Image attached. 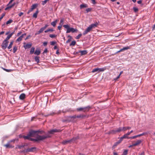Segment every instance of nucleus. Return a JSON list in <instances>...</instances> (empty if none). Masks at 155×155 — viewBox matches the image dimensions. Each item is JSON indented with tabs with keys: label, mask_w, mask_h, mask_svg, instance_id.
<instances>
[{
	"label": "nucleus",
	"mask_w": 155,
	"mask_h": 155,
	"mask_svg": "<svg viewBox=\"0 0 155 155\" xmlns=\"http://www.w3.org/2000/svg\"><path fill=\"white\" fill-rule=\"evenodd\" d=\"M51 136L48 134H47L46 135H42L41 136H38L37 137H35L36 138H31L30 140L32 141H38L42 140H45L47 138H49Z\"/></svg>",
	"instance_id": "f257e3e1"
},
{
	"label": "nucleus",
	"mask_w": 155,
	"mask_h": 155,
	"mask_svg": "<svg viewBox=\"0 0 155 155\" xmlns=\"http://www.w3.org/2000/svg\"><path fill=\"white\" fill-rule=\"evenodd\" d=\"M43 133V131H40L39 130H31L29 131V136L31 137H37L38 136H41L40 135H38V134L39 133H40L41 134H42Z\"/></svg>",
	"instance_id": "f03ea898"
},
{
	"label": "nucleus",
	"mask_w": 155,
	"mask_h": 155,
	"mask_svg": "<svg viewBox=\"0 0 155 155\" xmlns=\"http://www.w3.org/2000/svg\"><path fill=\"white\" fill-rule=\"evenodd\" d=\"M63 26L64 28L67 29V33H69L70 32L74 33L77 32L78 31V30L77 29H75L73 28H70L69 26L68 25H64Z\"/></svg>",
	"instance_id": "7ed1b4c3"
},
{
	"label": "nucleus",
	"mask_w": 155,
	"mask_h": 155,
	"mask_svg": "<svg viewBox=\"0 0 155 155\" xmlns=\"http://www.w3.org/2000/svg\"><path fill=\"white\" fill-rule=\"evenodd\" d=\"M98 23L97 22L94 24H92L90 25L87 28L86 30L88 32L93 28H94L95 27H96Z\"/></svg>",
	"instance_id": "20e7f679"
},
{
	"label": "nucleus",
	"mask_w": 155,
	"mask_h": 155,
	"mask_svg": "<svg viewBox=\"0 0 155 155\" xmlns=\"http://www.w3.org/2000/svg\"><path fill=\"white\" fill-rule=\"evenodd\" d=\"M90 108L91 107L90 106H88L84 107H80L78 108H77V110L79 111L83 110L84 112H85L88 111L89 110Z\"/></svg>",
	"instance_id": "39448f33"
},
{
	"label": "nucleus",
	"mask_w": 155,
	"mask_h": 155,
	"mask_svg": "<svg viewBox=\"0 0 155 155\" xmlns=\"http://www.w3.org/2000/svg\"><path fill=\"white\" fill-rule=\"evenodd\" d=\"M8 42V41H6L5 40L3 41L1 45L2 49H5L7 47Z\"/></svg>",
	"instance_id": "423d86ee"
},
{
	"label": "nucleus",
	"mask_w": 155,
	"mask_h": 155,
	"mask_svg": "<svg viewBox=\"0 0 155 155\" xmlns=\"http://www.w3.org/2000/svg\"><path fill=\"white\" fill-rule=\"evenodd\" d=\"M77 139V138H73L69 140H65L62 142V143L63 144H66L69 143H70L73 140L75 141Z\"/></svg>",
	"instance_id": "0eeeda50"
},
{
	"label": "nucleus",
	"mask_w": 155,
	"mask_h": 155,
	"mask_svg": "<svg viewBox=\"0 0 155 155\" xmlns=\"http://www.w3.org/2000/svg\"><path fill=\"white\" fill-rule=\"evenodd\" d=\"M36 149V148L35 147H32L30 148H28L25 150H23V152H33L35 151Z\"/></svg>",
	"instance_id": "6e6552de"
},
{
	"label": "nucleus",
	"mask_w": 155,
	"mask_h": 155,
	"mask_svg": "<svg viewBox=\"0 0 155 155\" xmlns=\"http://www.w3.org/2000/svg\"><path fill=\"white\" fill-rule=\"evenodd\" d=\"M59 131V130H57L56 129H52L48 131V133L47 134H46L45 135H46L47 134H48L50 136H51V135H50V134H53L55 133L58 132Z\"/></svg>",
	"instance_id": "1a4fd4ad"
},
{
	"label": "nucleus",
	"mask_w": 155,
	"mask_h": 155,
	"mask_svg": "<svg viewBox=\"0 0 155 155\" xmlns=\"http://www.w3.org/2000/svg\"><path fill=\"white\" fill-rule=\"evenodd\" d=\"M122 130H123V128H122L121 127H119L118 128L117 130H111L108 133V134H115L116 132H119Z\"/></svg>",
	"instance_id": "9d476101"
},
{
	"label": "nucleus",
	"mask_w": 155,
	"mask_h": 155,
	"mask_svg": "<svg viewBox=\"0 0 155 155\" xmlns=\"http://www.w3.org/2000/svg\"><path fill=\"white\" fill-rule=\"evenodd\" d=\"M147 134V132H143V133H142V134H140L134 136H133L132 137H130V139H134L137 137H140L141 136Z\"/></svg>",
	"instance_id": "9b49d317"
},
{
	"label": "nucleus",
	"mask_w": 155,
	"mask_h": 155,
	"mask_svg": "<svg viewBox=\"0 0 155 155\" xmlns=\"http://www.w3.org/2000/svg\"><path fill=\"white\" fill-rule=\"evenodd\" d=\"M80 53L81 55H84L86 54L87 53V52L86 50L83 51H79L77 53Z\"/></svg>",
	"instance_id": "f8f14e48"
},
{
	"label": "nucleus",
	"mask_w": 155,
	"mask_h": 155,
	"mask_svg": "<svg viewBox=\"0 0 155 155\" xmlns=\"http://www.w3.org/2000/svg\"><path fill=\"white\" fill-rule=\"evenodd\" d=\"M26 35L25 33H24L23 34L21 35L20 36L17 40L16 41L19 42L21 41L22 40V38H23L24 36H25Z\"/></svg>",
	"instance_id": "ddd939ff"
},
{
	"label": "nucleus",
	"mask_w": 155,
	"mask_h": 155,
	"mask_svg": "<svg viewBox=\"0 0 155 155\" xmlns=\"http://www.w3.org/2000/svg\"><path fill=\"white\" fill-rule=\"evenodd\" d=\"M142 142L141 140H138L135 143L133 144V146H136L140 144Z\"/></svg>",
	"instance_id": "4468645a"
},
{
	"label": "nucleus",
	"mask_w": 155,
	"mask_h": 155,
	"mask_svg": "<svg viewBox=\"0 0 155 155\" xmlns=\"http://www.w3.org/2000/svg\"><path fill=\"white\" fill-rule=\"evenodd\" d=\"M31 45H32V44H27L25 45L24 46V47L25 48V49H27V48H30L31 47Z\"/></svg>",
	"instance_id": "2eb2a0df"
},
{
	"label": "nucleus",
	"mask_w": 155,
	"mask_h": 155,
	"mask_svg": "<svg viewBox=\"0 0 155 155\" xmlns=\"http://www.w3.org/2000/svg\"><path fill=\"white\" fill-rule=\"evenodd\" d=\"M25 94H22L20 95L19 96V98L21 100H23L25 98Z\"/></svg>",
	"instance_id": "dca6fc26"
},
{
	"label": "nucleus",
	"mask_w": 155,
	"mask_h": 155,
	"mask_svg": "<svg viewBox=\"0 0 155 155\" xmlns=\"http://www.w3.org/2000/svg\"><path fill=\"white\" fill-rule=\"evenodd\" d=\"M88 5L87 4H82L80 5V9H82V8H86L87 7Z\"/></svg>",
	"instance_id": "f3484780"
},
{
	"label": "nucleus",
	"mask_w": 155,
	"mask_h": 155,
	"mask_svg": "<svg viewBox=\"0 0 155 155\" xmlns=\"http://www.w3.org/2000/svg\"><path fill=\"white\" fill-rule=\"evenodd\" d=\"M37 5L36 4H33L31 6V8L30 9L31 10V11H32L37 6Z\"/></svg>",
	"instance_id": "a211bd4d"
},
{
	"label": "nucleus",
	"mask_w": 155,
	"mask_h": 155,
	"mask_svg": "<svg viewBox=\"0 0 155 155\" xmlns=\"http://www.w3.org/2000/svg\"><path fill=\"white\" fill-rule=\"evenodd\" d=\"M31 137L30 136H29V133L27 134V135L26 136H23V138H24L25 139H28L30 140V139Z\"/></svg>",
	"instance_id": "6ab92c4d"
},
{
	"label": "nucleus",
	"mask_w": 155,
	"mask_h": 155,
	"mask_svg": "<svg viewBox=\"0 0 155 155\" xmlns=\"http://www.w3.org/2000/svg\"><path fill=\"white\" fill-rule=\"evenodd\" d=\"M41 52L40 50L39 49H36L35 52H34V54H35L37 55H39Z\"/></svg>",
	"instance_id": "aec40b11"
},
{
	"label": "nucleus",
	"mask_w": 155,
	"mask_h": 155,
	"mask_svg": "<svg viewBox=\"0 0 155 155\" xmlns=\"http://www.w3.org/2000/svg\"><path fill=\"white\" fill-rule=\"evenodd\" d=\"M130 49L129 46H127L123 48L120 49V51H123L126 50H127Z\"/></svg>",
	"instance_id": "412c9836"
},
{
	"label": "nucleus",
	"mask_w": 155,
	"mask_h": 155,
	"mask_svg": "<svg viewBox=\"0 0 155 155\" xmlns=\"http://www.w3.org/2000/svg\"><path fill=\"white\" fill-rule=\"evenodd\" d=\"M130 49L129 46H127L123 48L120 49V51H123L126 50H127Z\"/></svg>",
	"instance_id": "4be33fe9"
},
{
	"label": "nucleus",
	"mask_w": 155,
	"mask_h": 155,
	"mask_svg": "<svg viewBox=\"0 0 155 155\" xmlns=\"http://www.w3.org/2000/svg\"><path fill=\"white\" fill-rule=\"evenodd\" d=\"M57 20H56L51 23V25H52L53 27H55L56 25V23L57 22Z\"/></svg>",
	"instance_id": "5701e85b"
},
{
	"label": "nucleus",
	"mask_w": 155,
	"mask_h": 155,
	"mask_svg": "<svg viewBox=\"0 0 155 155\" xmlns=\"http://www.w3.org/2000/svg\"><path fill=\"white\" fill-rule=\"evenodd\" d=\"M39 58L40 57L38 56H36L35 58V60L37 63H38L39 62Z\"/></svg>",
	"instance_id": "b1692460"
},
{
	"label": "nucleus",
	"mask_w": 155,
	"mask_h": 155,
	"mask_svg": "<svg viewBox=\"0 0 155 155\" xmlns=\"http://www.w3.org/2000/svg\"><path fill=\"white\" fill-rule=\"evenodd\" d=\"M38 10H37L36 11V12L33 14V18H37V14H38Z\"/></svg>",
	"instance_id": "393cba45"
},
{
	"label": "nucleus",
	"mask_w": 155,
	"mask_h": 155,
	"mask_svg": "<svg viewBox=\"0 0 155 155\" xmlns=\"http://www.w3.org/2000/svg\"><path fill=\"white\" fill-rule=\"evenodd\" d=\"M131 128V127H123V130L125 131L127 130L130 129Z\"/></svg>",
	"instance_id": "a878e982"
},
{
	"label": "nucleus",
	"mask_w": 155,
	"mask_h": 155,
	"mask_svg": "<svg viewBox=\"0 0 155 155\" xmlns=\"http://www.w3.org/2000/svg\"><path fill=\"white\" fill-rule=\"evenodd\" d=\"M12 7V6L11 5H10V4H8L7 5V7H6L5 8V10H8L9 9L11 8Z\"/></svg>",
	"instance_id": "bb28decb"
},
{
	"label": "nucleus",
	"mask_w": 155,
	"mask_h": 155,
	"mask_svg": "<svg viewBox=\"0 0 155 155\" xmlns=\"http://www.w3.org/2000/svg\"><path fill=\"white\" fill-rule=\"evenodd\" d=\"M35 48L34 47H33L31 48V49L30 51V54H33L35 51Z\"/></svg>",
	"instance_id": "cd10ccee"
},
{
	"label": "nucleus",
	"mask_w": 155,
	"mask_h": 155,
	"mask_svg": "<svg viewBox=\"0 0 155 155\" xmlns=\"http://www.w3.org/2000/svg\"><path fill=\"white\" fill-rule=\"evenodd\" d=\"M13 41H12L10 42V44L8 46V49H10L12 48V45L13 44Z\"/></svg>",
	"instance_id": "c85d7f7f"
},
{
	"label": "nucleus",
	"mask_w": 155,
	"mask_h": 155,
	"mask_svg": "<svg viewBox=\"0 0 155 155\" xmlns=\"http://www.w3.org/2000/svg\"><path fill=\"white\" fill-rule=\"evenodd\" d=\"M92 9L91 8H89L86 9L85 10V11H86V12H85V13H87L89 12H91L92 10Z\"/></svg>",
	"instance_id": "c756f323"
},
{
	"label": "nucleus",
	"mask_w": 155,
	"mask_h": 155,
	"mask_svg": "<svg viewBox=\"0 0 155 155\" xmlns=\"http://www.w3.org/2000/svg\"><path fill=\"white\" fill-rule=\"evenodd\" d=\"M68 37H70V38L67 40V41L66 42V43H68L70 42L72 39V37L70 35H68Z\"/></svg>",
	"instance_id": "7c9ffc66"
},
{
	"label": "nucleus",
	"mask_w": 155,
	"mask_h": 155,
	"mask_svg": "<svg viewBox=\"0 0 155 155\" xmlns=\"http://www.w3.org/2000/svg\"><path fill=\"white\" fill-rule=\"evenodd\" d=\"M64 21V19L63 18H61L60 21V25H62Z\"/></svg>",
	"instance_id": "2f4dec72"
},
{
	"label": "nucleus",
	"mask_w": 155,
	"mask_h": 155,
	"mask_svg": "<svg viewBox=\"0 0 155 155\" xmlns=\"http://www.w3.org/2000/svg\"><path fill=\"white\" fill-rule=\"evenodd\" d=\"M76 43V42L75 41H73L71 42V43L70 44V46H74L75 45Z\"/></svg>",
	"instance_id": "473e14b6"
},
{
	"label": "nucleus",
	"mask_w": 155,
	"mask_h": 155,
	"mask_svg": "<svg viewBox=\"0 0 155 155\" xmlns=\"http://www.w3.org/2000/svg\"><path fill=\"white\" fill-rule=\"evenodd\" d=\"M12 36L10 35H8L7 37L4 40L6 41H8V40L10 39V38Z\"/></svg>",
	"instance_id": "72a5a7b5"
},
{
	"label": "nucleus",
	"mask_w": 155,
	"mask_h": 155,
	"mask_svg": "<svg viewBox=\"0 0 155 155\" xmlns=\"http://www.w3.org/2000/svg\"><path fill=\"white\" fill-rule=\"evenodd\" d=\"M17 47L16 46H15L14 47L13 49V52L14 53H15L17 51Z\"/></svg>",
	"instance_id": "f704fd0d"
},
{
	"label": "nucleus",
	"mask_w": 155,
	"mask_h": 155,
	"mask_svg": "<svg viewBox=\"0 0 155 155\" xmlns=\"http://www.w3.org/2000/svg\"><path fill=\"white\" fill-rule=\"evenodd\" d=\"M121 142L120 141V140H119L118 141L116 142L114 144L113 147H115L117 146V145L119 144Z\"/></svg>",
	"instance_id": "c9c22d12"
},
{
	"label": "nucleus",
	"mask_w": 155,
	"mask_h": 155,
	"mask_svg": "<svg viewBox=\"0 0 155 155\" xmlns=\"http://www.w3.org/2000/svg\"><path fill=\"white\" fill-rule=\"evenodd\" d=\"M12 21H13L12 20L10 19L6 22V24L7 25L9 24H10L11 23H12Z\"/></svg>",
	"instance_id": "e433bc0d"
},
{
	"label": "nucleus",
	"mask_w": 155,
	"mask_h": 155,
	"mask_svg": "<svg viewBox=\"0 0 155 155\" xmlns=\"http://www.w3.org/2000/svg\"><path fill=\"white\" fill-rule=\"evenodd\" d=\"M85 117V116H84L83 115L80 114L76 116L77 118H82L84 117Z\"/></svg>",
	"instance_id": "4c0bfd02"
},
{
	"label": "nucleus",
	"mask_w": 155,
	"mask_h": 155,
	"mask_svg": "<svg viewBox=\"0 0 155 155\" xmlns=\"http://www.w3.org/2000/svg\"><path fill=\"white\" fill-rule=\"evenodd\" d=\"M4 146H5L7 148H9L11 147V146L9 143H7L6 144L4 145Z\"/></svg>",
	"instance_id": "58836bf2"
},
{
	"label": "nucleus",
	"mask_w": 155,
	"mask_h": 155,
	"mask_svg": "<svg viewBox=\"0 0 155 155\" xmlns=\"http://www.w3.org/2000/svg\"><path fill=\"white\" fill-rule=\"evenodd\" d=\"M123 138H127L128 139H130V137H128L127 136L126 134H124L123 136H122Z\"/></svg>",
	"instance_id": "ea45409f"
},
{
	"label": "nucleus",
	"mask_w": 155,
	"mask_h": 155,
	"mask_svg": "<svg viewBox=\"0 0 155 155\" xmlns=\"http://www.w3.org/2000/svg\"><path fill=\"white\" fill-rule=\"evenodd\" d=\"M133 9L135 12H137L138 11V9L135 7H134L133 8Z\"/></svg>",
	"instance_id": "a19ab883"
},
{
	"label": "nucleus",
	"mask_w": 155,
	"mask_h": 155,
	"mask_svg": "<svg viewBox=\"0 0 155 155\" xmlns=\"http://www.w3.org/2000/svg\"><path fill=\"white\" fill-rule=\"evenodd\" d=\"M97 71H98V68H94V69H93L92 71V72L94 73V72H97Z\"/></svg>",
	"instance_id": "79ce46f5"
},
{
	"label": "nucleus",
	"mask_w": 155,
	"mask_h": 155,
	"mask_svg": "<svg viewBox=\"0 0 155 155\" xmlns=\"http://www.w3.org/2000/svg\"><path fill=\"white\" fill-rule=\"evenodd\" d=\"M53 30L52 29H49L45 31V33H47L49 31H52Z\"/></svg>",
	"instance_id": "37998d69"
},
{
	"label": "nucleus",
	"mask_w": 155,
	"mask_h": 155,
	"mask_svg": "<svg viewBox=\"0 0 155 155\" xmlns=\"http://www.w3.org/2000/svg\"><path fill=\"white\" fill-rule=\"evenodd\" d=\"M82 35L81 34H79L78 35H77L76 37L75 38L77 39H79L80 38V37L82 36Z\"/></svg>",
	"instance_id": "c03bdc74"
},
{
	"label": "nucleus",
	"mask_w": 155,
	"mask_h": 155,
	"mask_svg": "<svg viewBox=\"0 0 155 155\" xmlns=\"http://www.w3.org/2000/svg\"><path fill=\"white\" fill-rule=\"evenodd\" d=\"M49 0H45L44 1L42 2V5H44L46 4V3L47 2L49 1Z\"/></svg>",
	"instance_id": "a18cd8bd"
},
{
	"label": "nucleus",
	"mask_w": 155,
	"mask_h": 155,
	"mask_svg": "<svg viewBox=\"0 0 155 155\" xmlns=\"http://www.w3.org/2000/svg\"><path fill=\"white\" fill-rule=\"evenodd\" d=\"M127 152L128 150H124L122 155H127Z\"/></svg>",
	"instance_id": "49530a36"
},
{
	"label": "nucleus",
	"mask_w": 155,
	"mask_h": 155,
	"mask_svg": "<svg viewBox=\"0 0 155 155\" xmlns=\"http://www.w3.org/2000/svg\"><path fill=\"white\" fill-rule=\"evenodd\" d=\"M104 70V68H98V71H103Z\"/></svg>",
	"instance_id": "de8ad7c7"
},
{
	"label": "nucleus",
	"mask_w": 155,
	"mask_h": 155,
	"mask_svg": "<svg viewBox=\"0 0 155 155\" xmlns=\"http://www.w3.org/2000/svg\"><path fill=\"white\" fill-rule=\"evenodd\" d=\"M25 145H19L18 146V147L19 149H21L22 147H25Z\"/></svg>",
	"instance_id": "09e8293b"
},
{
	"label": "nucleus",
	"mask_w": 155,
	"mask_h": 155,
	"mask_svg": "<svg viewBox=\"0 0 155 155\" xmlns=\"http://www.w3.org/2000/svg\"><path fill=\"white\" fill-rule=\"evenodd\" d=\"M56 35L53 34H50L49 35V37L51 38H54L55 37Z\"/></svg>",
	"instance_id": "8fccbe9b"
},
{
	"label": "nucleus",
	"mask_w": 155,
	"mask_h": 155,
	"mask_svg": "<svg viewBox=\"0 0 155 155\" xmlns=\"http://www.w3.org/2000/svg\"><path fill=\"white\" fill-rule=\"evenodd\" d=\"M56 42L54 41H52L50 42L51 45H54L55 44H56Z\"/></svg>",
	"instance_id": "3c124183"
},
{
	"label": "nucleus",
	"mask_w": 155,
	"mask_h": 155,
	"mask_svg": "<svg viewBox=\"0 0 155 155\" xmlns=\"http://www.w3.org/2000/svg\"><path fill=\"white\" fill-rule=\"evenodd\" d=\"M69 117L70 118H75L77 117L76 116V115H74L72 116H70Z\"/></svg>",
	"instance_id": "603ef678"
},
{
	"label": "nucleus",
	"mask_w": 155,
	"mask_h": 155,
	"mask_svg": "<svg viewBox=\"0 0 155 155\" xmlns=\"http://www.w3.org/2000/svg\"><path fill=\"white\" fill-rule=\"evenodd\" d=\"M3 69L4 70L8 72H11L12 71V70L10 69L8 70L4 68H3Z\"/></svg>",
	"instance_id": "864d4df0"
},
{
	"label": "nucleus",
	"mask_w": 155,
	"mask_h": 155,
	"mask_svg": "<svg viewBox=\"0 0 155 155\" xmlns=\"http://www.w3.org/2000/svg\"><path fill=\"white\" fill-rule=\"evenodd\" d=\"M45 29L43 27L41 28L40 29V32L42 33Z\"/></svg>",
	"instance_id": "5fc2aeb1"
},
{
	"label": "nucleus",
	"mask_w": 155,
	"mask_h": 155,
	"mask_svg": "<svg viewBox=\"0 0 155 155\" xmlns=\"http://www.w3.org/2000/svg\"><path fill=\"white\" fill-rule=\"evenodd\" d=\"M47 52H48V49H47V48H46L45 49L44 52L43 53V54H44V53H47Z\"/></svg>",
	"instance_id": "6e6d98bb"
},
{
	"label": "nucleus",
	"mask_w": 155,
	"mask_h": 155,
	"mask_svg": "<svg viewBox=\"0 0 155 155\" xmlns=\"http://www.w3.org/2000/svg\"><path fill=\"white\" fill-rule=\"evenodd\" d=\"M62 26V25H60L58 26V29L59 30H60L61 29Z\"/></svg>",
	"instance_id": "4d7b16f0"
},
{
	"label": "nucleus",
	"mask_w": 155,
	"mask_h": 155,
	"mask_svg": "<svg viewBox=\"0 0 155 155\" xmlns=\"http://www.w3.org/2000/svg\"><path fill=\"white\" fill-rule=\"evenodd\" d=\"M138 155H145L144 152V151H143L140 153Z\"/></svg>",
	"instance_id": "13d9d810"
},
{
	"label": "nucleus",
	"mask_w": 155,
	"mask_h": 155,
	"mask_svg": "<svg viewBox=\"0 0 155 155\" xmlns=\"http://www.w3.org/2000/svg\"><path fill=\"white\" fill-rule=\"evenodd\" d=\"M88 33V32L86 30H85L84 32H83V35H85L86 34H87V33Z\"/></svg>",
	"instance_id": "bf43d9fd"
},
{
	"label": "nucleus",
	"mask_w": 155,
	"mask_h": 155,
	"mask_svg": "<svg viewBox=\"0 0 155 155\" xmlns=\"http://www.w3.org/2000/svg\"><path fill=\"white\" fill-rule=\"evenodd\" d=\"M47 44V42H45L43 43V45L44 46H46Z\"/></svg>",
	"instance_id": "052dcab7"
},
{
	"label": "nucleus",
	"mask_w": 155,
	"mask_h": 155,
	"mask_svg": "<svg viewBox=\"0 0 155 155\" xmlns=\"http://www.w3.org/2000/svg\"><path fill=\"white\" fill-rule=\"evenodd\" d=\"M23 14V13L22 12H21L18 14V15L20 17Z\"/></svg>",
	"instance_id": "680f3d73"
},
{
	"label": "nucleus",
	"mask_w": 155,
	"mask_h": 155,
	"mask_svg": "<svg viewBox=\"0 0 155 155\" xmlns=\"http://www.w3.org/2000/svg\"><path fill=\"white\" fill-rule=\"evenodd\" d=\"M21 33H22V32H21V31H20V32H18V33H17V36H19V35H21Z\"/></svg>",
	"instance_id": "e2e57ef3"
},
{
	"label": "nucleus",
	"mask_w": 155,
	"mask_h": 155,
	"mask_svg": "<svg viewBox=\"0 0 155 155\" xmlns=\"http://www.w3.org/2000/svg\"><path fill=\"white\" fill-rule=\"evenodd\" d=\"M137 3L139 4H140L142 3V1L141 0H139L137 2Z\"/></svg>",
	"instance_id": "0e129e2a"
},
{
	"label": "nucleus",
	"mask_w": 155,
	"mask_h": 155,
	"mask_svg": "<svg viewBox=\"0 0 155 155\" xmlns=\"http://www.w3.org/2000/svg\"><path fill=\"white\" fill-rule=\"evenodd\" d=\"M123 139H124V138H123V137H121L120 138V140H120V141L121 142V141H122V140H123Z\"/></svg>",
	"instance_id": "69168bd1"
},
{
	"label": "nucleus",
	"mask_w": 155,
	"mask_h": 155,
	"mask_svg": "<svg viewBox=\"0 0 155 155\" xmlns=\"http://www.w3.org/2000/svg\"><path fill=\"white\" fill-rule=\"evenodd\" d=\"M91 1H92V3L93 4H96L95 0H91Z\"/></svg>",
	"instance_id": "338daca9"
},
{
	"label": "nucleus",
	"mask_w": 155,
	"mask_h": 155,
	"mask_svg": "<svg viewBox=\"0 0 155 155\" xmlns=\"http://www.w3.org/2000/svg\"><path fill=\"white\" fill-rule=\"evenodd\" d=\"M48 26V25H46L45 26L43 27L44 29H45L46 28H47Z\"/></svg>",
	"instance_id": "774afa93"
}]
</instances>
